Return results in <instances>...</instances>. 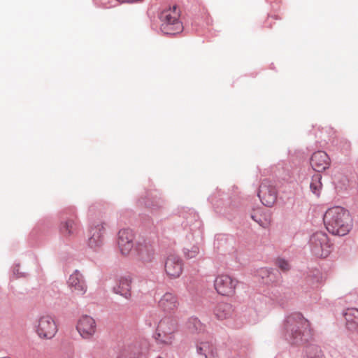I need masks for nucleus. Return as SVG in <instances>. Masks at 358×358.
Returning a JSON list of instances; mask_svg holds the SVG:
<instances>
[{
	"label": "nucleus",
	"mask_w": 358,
	"mask_h": 358,
	"mask_svg": "<svg viewBox=\"0 0 358 358\" xmlns=\"http://www.w3.org/2000/svg\"><path fill=\"white\" fill-rule=\"evenodd\" d=\"M324 222L329 233L340 236H345L352 228L350 213L341 206L329 208L324 215Z\"/></svg>",
	"instance_id": "nucleus-1"
},
{
	"label": "nucleus",
	"mask_w": 358,
	"mask_h": 358,
	"mask_svg": "<svg viewBox=\"0 0 358 358\" xmlns=\"http://www.w3.org/2000/svg\"><path fill=\"white\" fill-rule=\"evenodd\" d=\"M285 328L293 343L307 341L311 335L310 324L308 320L299 313H295L287 317Z\"/></svg>",
	"instance_id": "nucleus-2"
},
{
	"label": "nucleus",
	"mask_w": 358,
	"mask_h": 358,
	"mask_svg": "<svg viewBox=\"0 0 358 358\" xmlns=\"http://www.w3.org/2000/svg\"><path fill=\"white\" fill-rule=\"evenodd\" d=\"M181 10L177 5L164 9L160 15L162 22L161 30L166 34H176L182 31V23L180 21Z\"/></svg>",
	"instance_id": "nucleus-3"
},
{
	"label": "nucleus",
	"mask_w": 358,
	"mask_h": 358,
	"mask_svg": "<svg viewBox=\"0 0 358 358\" xmlns=\"http://www.w3.org/2000/svg\"><path fill=\"white\" fill-rule=\"evenodd\" d=\"M58 325L55 316L50 314H43L36 320L34 329L39 338L51 339L57 333Z\"/></svg>",
	"instance_id": "nucleus-4"
},
{
	"label": "nucleus",
	"mask_w": 358,
	"mask_h": 358,
	"mask_svg": "<svg viewBox=\"0 0 358 358\" xmlns=\"http://www.w3.org/2000/svg\"><path fill=\"white\" fill-rule=\"evenodd\" d=\"M177 327L176 320L171 317L162 319L157 329L156 340L162 344L171 345L176 338Z\"/></svg>",
	"instance_id": "nucleus-5"
},
{
	"label": "nucleus",
	"mask_w": 358,
	"mask_h": 358,
	"mask_svg": "<svg viewBox=\"0 0 358 358\" xmlns=\"http://www.w3.org/2000/svg\"><path fill=\"white\" fill-rule=\"evenodd\" d=\"M310 251L313 255L320 258L327 257L331 252L332 245L327 234L322 231L313 234L309 241Z\"/></svg>",
	"instance_id": "nucleus-6"
},
{
	"label": "nucleus",
	"mask_w": 358,
	"mask_h": 358,
	"mask_svg": "<svg viewBox=\"0 0 358 358\" xmlns=\"http://www.w3.org/2000/svg\"><path fill=\"white\" fill-rule=\"evenodd\" d=\"M258 196L266 206H272L277 199V191L269 181L264 180L259 185Z\"/></svg>",
	"instance_id": "nucleus-7"
},
{
	"label": "nucleus",
	"mask_w": 358,
	"mask_h": 358,
	"mask_svg": "<svg viewBox=\"0 0 358 358\" xmlns=\"http://www.w3.org/2000/svg\"><path fill=\"white\" fill-rule=\"evenodd\" d=\"M164 270L170 278L180 277L183 271L182 259L176 255H169L165 261Z\"/></svg>",
	"instance_id": "nucleus-8"
},
{
	"label": "nucleus",
	"mask_w": 358,
	"mask_h": 358,
	"mask_svg": "<svg viewBox=\"0 0 358 358\" xmlns=\"http://www.w3.org/2000/svg\"><path fill=\"white\" fill-rule=\"evenodd\" d=\"M76 328L83 338H90L96 333V324L93 317L83 315L79 319Z\"/></svg>",
	"instance_id": "nucleus-9"
},
{
	"label": "nucleus",
	"mask_w": 358,
	"mask_h": 358,
	"mask_svg": "<svg viewBox=\"0 0 358 358\" xmlns=\"http://www.w3.org/2000/svg\"><path fill=\"white\" fill-rule=\"evenodd\" d=\"M106 224L105 222H97L90 230V238L88 245L92 248H97L103 243V234L106 231Z\"/></svg>",
	"instance_id": "nucleus-10"
},
{
	"label": "nucleus",
	"mask_w": 358,
	"mask_h": 358,
	"mask_svg": "<svg viewBox=\"0 0 358 358\" xmlns=\"http://www.w3.org/2000/svg\"><path fill=\"white\" fill-rule=\"evenodd\" d=\"M134 235L129 229H122L118 234V247L121 253L127 255L131 251L134 243Z\"/></svg>",
	"instance_id": "nucleus-11"
},
{
	"label": "nucleus",
	"mask_w": 358,
	"mask_h": 358,
	"mask_svg": "<svg viewBox=\"0 0 358 358\" xmlns=\"http://www.w3.org/2000/svg\"><path fill=\"white\" fill-rule=\"evenodd\" d=\"M137 258L143 263L152 262L155 259L153 247L146 242H139L135 248Z\"/></svg>",
	"instance_id": "nucleus-12"
},
{
	"label": "nucleus",
	"mask_w": 358,
	"mask_h": 358,
	"mask_svg": "<svg viewBox=\"0 0 358 358\" xmlns=\"http://www.w3.org/2000/svg\"><path fill=\"white\" fill-rule=\"evenodd\" d=\"M310 163L315 171L321 172L329 167L330 159L325 152L317 151L312 155Z\"/></svg>",
	"instance_id": "nucleus-13"
},
{
	"label": "nucleus",
	"mask_w": 358,
	"mask_h": 358,
	"mask_svg": "<svg viewBox=\"0 0 358 358\" xmlns=\"http://www.w3.org/2000/svg\"><path fill=\"white\" fill-rule=\"evenodd\" d=\"M242 285V282L231 278L227 275H219L215 280V289L216 291L241 289L243 288V287L241 286Z\"/></svg>",
	"instance_id": "nucleus-14"
},
{
	"label": "nucleus",
	"mask_w": 358,
	"mask_h": 358,
	"mask_svg": "<svg viewBox=\"0 0 358 358\" xmlns=\"http://www.w3.org/2000/svg\"><path fill=\"white\" fill-rule=\"evenodd\" d=\"M159 306L166 310H171L177 307L178 301L173 292H165L159 301Z\"/></svg>",
	"instance_id": "nucleus-15"
},
{
	"label": "nucleus",
	"mask_w": 358,
	"mask_h": 358,
	"mask_svg": "<svg viewBox=\"0 0 358 358\" xmlns=\"http://www.w3.org/2000/svg\"><path fill=\"white\" fill-rule=\"evenodd\" d=\"M345 317L347 327L350 330L358 329V309L348 308L345 313Z\"/></svg>",
	"instance_id": "nucleus-16"
},
{
	"label": "nucleus",
	"mask_w": 358,
	"mask_h": 358,
	"mask_svg": "<svg viewBox=\"0 0 358 358\" xmlns=\"http://www.w3.org/2000/svg\"><path fill=\"white\" fill-rule=\"evenodd\" d=\"M68 284L71 289L75 290L82 291L86 289L83 275L78 271L70 275Z\"/></svg>",
	"instance_id": "nucleus-17"
},
{
	"label": "nucleus",
	"mask_w": 358,
	"mask_h": 358,
	"mask_svg": "<svg viewBox=\"0 0 358 358\" xmlns=\"http://www.w3.org/2000/svg\"><path fill=\"white\" fill-rule=\"evenodd\" d=\"M196 351L206 358H215L216 350L213 345L209 342H200L196 345Z\"/></svg>",
	"instance_id": "nucleus-18"
},
{
	"label": "nucleus",
	"mask_w": 358,
	"mask_h": 358,
	"mask_svg": "<svg viewBox=\"0 0 358 358\" xmlns=\"http://www.w3.org/2000/svg\"><path fill=\"white\" fill-rule=\"evenodd\" d=\"M60 230L66 236L73 235L78 230V223L73 220H67L62 224Z\"/></svg>",
	"instance_id": "nucleus-19"
},
{
	"label": "nucleus",
	"mask_w": 358,
	"mask_h": 358,
	"mask_svg": "<svg viewBox=\"0 0 358 358\" xmlns=\"http://www.w3.org/2000/svg\"><path fill=\"white\" fill-rule=\"evenodd\" d=\"M232 308L229 304H222L215 310V316L218 320H225L232 315Z\"/></svg>",
	"instance_id": "nucleus-20"
},
{
	"label": "nucleus",
	"mask_w": 358,
	"mask_h": 358,
	"mask_svg": "<svg viewBox=\"0 0 358 358\" xmlns=\"http://www.w3.org/2000/svg\"><path fill=\"white\" fill-rule=\"evenodd\" d=\"M322 176L319 173L314 175L312 178V180L310 185V187L313 193L316 195H319L322 189Z\"/></svg>",
	"instance_id": "nucleus-21"
},
{
	"label": "nucleus",
	"mask_w": 358,
	"mask_h": 358,
	"mask_svg": "<svg viewBox=\"0 0 358 358\" xmlns=\"http://www.w3.org/2000/svg\"><path fill=\"white\" fill-rule=\"evenodd\" d=\"M187 325L188 329L192 333L201 332L204 329L203 324L196 318H191Z\"/></svg>",
	"instance_id": "nucleus-22"
},
{
	"label": "nucleus",
	"mask_w": 358,
	"mask_h": 358,
	"mask_svg": "<svg viewBox=\"0 0 358 358\" xmlns=\"http://www.w3.org/2000/svg\"><path fill=\"white\" fill-rule=\"evenodd\" d=\"M259 213V211H257L256 213H253L251 217L252 220L259 223L261 226L266 227L270 222V215L268 214H264V217L262 218L260 217L261 215Z\"/></svg>",
	"instance_id": "nucleus-23"
},
{
	"label": "nucleus",
	"mask_w": 358,
	"mask_h": 358,
	"mask_svg": "<svg viewBox=\"0 0 358 358\" xmlns=\"http://www.w3.org/2000/svg\"><path fill=\"white\" fill-rule=\"evenodd\" d=\"M200 252V249L198 245H192L190 248H185L184 250V255L187 259L196 258Z\"/></svg>",
	"instance_id": "nucleus-24"
},
{
	"label": "nucleus",
	"mask_w": 358,
	"mask_h": 358,
	"mask_svg": "<svg viewBox=\"0 0 358 358\" xmlns=\"http://www.w3.org/2000/svg\"><path fill=\"white\" fill-rule=\"evenodd\" d=\"M275 265L283 272H287L291 269L289 262L282 257H278L275 259Z\"/></svg>",
	"instance_id": "nucleus-25"
},
{
	"label": "nucleus",
	"mask_w": 358,
	"mask_h": 358,
	"mask_svg": "<svg viewBox=\"0 0 358 358\" xmlns=\"http://www.w3.org/2000/svg\"><path fill=\"white\" fill-rule=\"evenodd\" d=\"M310 358H325L322 351L317 347L310 346L307 349Z\"/></svg>",
	"instance_id": "nucleus-26"
},
{
	"label": "nucleus",
	"mask_w": 358,
	"mask_h": 358,
	"mask_svg": "<svg viewBox=\"0 0 358 358\" xmlns=\"http://www.w3.org/2000/svg\"><path fill=\"white\" fill-rule=\"evenodd\" d=\"M118 289L122 291H130L131 289V281L127 278H122L119 281Z\"/></svg>",
	"instance_id": "nucleus-27"
},
{
	"label": "nucleus",
	"mask_w": 358,
	"mask_h": 358,
	"mask_svg": "<svg viewBox=\"0 0 358 358\" xmlns=\"http://www.w3.org/2000/svg\"><path fill=\"white\" fill-rule=\"evenodd\" d=\"M272 268H262L259 270L258 275L262 278H264L265 277H269L270 274L272 273Z\"/></svg>",
	"instance_id": "nucleus-28"
},
{
	"label": "nucleus",
	"mask_w": 358,
	"mask_h": 358,
	"mask_svg": "<svg viewBox=\"0 0 358 358\" xmlns=\"http://www.w3.org/2000/svg\"><path fill=\"white\" fill-rule=\"evenodd\" d=\"M13 274L17 277L24 276L23 273L20 271V266L19 264H15L13 266Z\"/></svg>",
	"instance_id": "nucleus-29"
},
{
	"label": "nucleus",
	"mask_w": 358,
	"mask_h": 358,
	"mask_svg": "<svg viewBox=\"0 0 358 358\" xmlns=\"http://www.w3.org/2000/svg\"><path fill=\"white\" fill-rule=\"evenodd\" d=\"M122 295L127 299L131 298V292H124Z\"/></svg>",
	"instance_id": "nucleus-30"
},
{
	"label": "nucleus",
	"mask_w": 358,
	"mask_h": 358,
	"mask_svg": "<svg viewBox=\"0 0 358 358\" xmlns=\"http://www.w3.org/2000/svg\"><path fill=\"white\" fill-rule=\"evenodd\" d=\"M119 358H121V357H119Z\"/></svg>",
	"instance_id": "nucleus-31"
}]
</instances>
